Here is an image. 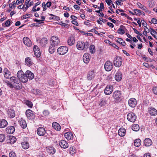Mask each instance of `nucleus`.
<instances>
[{
    "instance_id": "obj_1",
    "label": "nucleus",
    "mask_w": 157,
    "mask_h": 157,
    "mask_svg": "<svg viewBox=\"0 0 157 157\" xmlns=\"http://www.w3.org/2000/svg\"><path fill=\"white\" fill-rule=\"evenodd\" d=\"M9 85L11 88H14L17 89H21L22 88V85L19 80L16 77H12L10 78Z\"/></svg>"
},
{
    "instance_id": "obj_2",
    "label": "nucleus",
    "mask_w": 157,
    "mask_h": 157,
    "mask_svg": "<svg viewBox=\"0 0 157 157\" xmlns=\"http://www.w3.org/2000/svg\"><path fill=\"white\" fill-rule=\"evenodd\" d=\"M112 97L116 102H120L123 98L121 92L118 90H116L113 92Z\"/></svg>"
},
{
    "instance_id": "obj_3",
    "label": "nucleus",
    "mask_w": 157,
    "mask_h": 157,
    "mask_svg": "<svg viewBox=\"0 0 157 157\" xmlns=\"http://www.w3.org/2000/svg\"><path fill=\"white\" fill-rule=\"evenodd\" d=\"M89 43L86 41L85 42L82 41H78L77 44L76 46L79 50H82L86 49L88 48Z\"/></svg>"
},
{
    "instance_id": "obj_4",
    "label": "nucleus",
    "mask_w": 157,
    "mask_h": 157,
    "mask_svg": "<svg viewBox=\"0 0 157 157\" xmlns=\"http://www.w3.org/2000/svg\"><path fill=\"white\" fill-rule=\"evenodd\" d=\"M17 76L19 81L25 83L28 81L27 78L26 77L24 73L22 71H19L17 74Z\"/></svg>"
},
{
    "instance_id": "obj_5",
    "label": "nucleus",
    "mask_w": 157,
    "mask_h": 157,
    "mask_svg": "<svg viewBox=\"0 0 157 157\" xmlns=\"http://www.w3.org/2000/svg\"><path fill=\"white\" fill-rule=\"evenodd\" d=\"M60 43V40L59 38L56 36H52L50 40V44L54 46H57Z\"/></svg>"
},
{
    "instance_id": "obj_6",
    "label": "nucleus",
    "mask_w": 157,
    "mask_h": 157,
    "mask_svg": "<svg viewBox=\"0 0 157 157\" xmlns=\"http://www.w3.org/2000/svg\"><path fill=\"white\" fill-rule=\"evenodd\" d=\"M68 51V48L65 46H62L59 47L57 49L58 53L61 55L65 54Z\"/></svg>"
},
{
    "instance_id": "obj_7",
    "label": "nucleus",
    "mask_w": 157,
    "mask_h": 157,
    "mask_svg": "<svg viewBox=\"0 0 157 157\" xmlns=\"http://www.w3.org/2000/svg\"><path fill=\"white\" fill-rule=\"evenodd\" d=\"M122 59L120 57L116 56L113 61L114 65L117 67H120L122 63Z\"/></svg>"
},
{
    "instance_id": "obj_8",
    "label": "nucleus",
    "mask_w": 157,
    "mask_h": 157,
    "mask_svg": "<svg viewBox=\"0 0 157 157\" xmlns=\"http://www.w3.org/2000/svg\"><path fill=\"white\" fill-rule=\"evenodd\" d=\"M127 118L129 121L134 122L136 120V116L133 113H130L128 114Z\"/></svg>"
},
{
    "instance_id": "obj_9",
    "label": "nucleus",
    "mask_w": 157,
    "mask_h": 157,
    "mask_svg": "<svg viewBox=\"0 0 157 157\" xmlns=\"http://www.w3.org/2000/svg\"><path fill=\"white\" fill-rule=\"evenodd\" d=\"M113 90V86L110 85H108L104 90V93L107 95L111 94Z\"/></svg>"
},
{
    "instance_id": "obj_10",
    "label": "nucleus",
    "mask_w": 157,
    "mask_h": 157,
    "mask_svg": "<svg viewBox=\"0 0 157 157\" xmlns=\"http://www.w3.org/2000/svg\"><path fill=\"white\" fill-rule=\"evenodd\" d=\"M113 65L112 63L110 61H106L104 67L105 70L107 71H110L112 69Z\"/></svg>"
},
{
    "instance_id": "obj_11",
    "label": "nucleus",
    "mask_w": 157,
    "mask_h": 157,
    "mask_svg": "<svg viewBox=\"0 0 157 157\" xmlns=\"http://www.w3.org/2000/svg\"><path fill=\"white\" fill-rule=\"evenodd\" d=\"M33 49L35 56L37 57H39L40 56L41 53L38 47L35 45L34 46Z\"/></svg>"
},
{
    "instance_id": "obj_12",
    "label": "nucleus",
    "mask_w": 157,
    "mask_h": 157,
    "mask_svg": "<svg viewBox=\"0 0 157 157\" xmlns=\"http://www.w3.org/2000/svg\"><path fill=\"white\" fill-rule=\"evenodd\" d=\"M23 41L24 44L28 47H31L32 45L30 40L28 37H24L23 39Z\"/></svg>"
},
{
    "instance_id": "obj_13",
    "label": "nucleus",
    "mask_w": 157,
    "mask_h": 157,
    "mask_svg": "<svg viewBox=\"0 0 157 157\" xmlns=\"http://www.w3.org/2000/svg\"><path fill=\"white\" fill-rule=\"evenodd\" d=\"M37 132L38 135L41 136H44L46 132L44 128L40 127L37 129Z\"/></svg>"
},
{
    "instance_id": "obj_14",
    "label": "nucleus",
    "mask_w": 157,
    "mask_h": 157,
    "mask_svg": "<svg viewBox=\"0 0 157 157\" xmlns=\"http://www.w3.org/2000/svg\"><path fill=\"white\" fill-rule=\"evenodd\" d=\"M128 104L131 107H134L136 104V101L135 98H132L128 100Z\"/></svg>"
},
{
    "instance_id": "obj_15",
    "label": "nucleus",
    "mask_w": 157,
    "mask_h": 157,
    "mask_svg": "<svg viewBox=\"0 0 157 157\" xmlns=\"http://www.w3.org/2000/svg\"><path fill=\"white\" fill-rule=\"evenodd\" d=\"M90 59V55L88 53H85L83 57V62L86 63H88Z\"/></svg>"
},
{
    "instance_id": "obj_16",
    "label": "nucleus",
    "mask_w": 157,
    "mask_h": 157,
    "mask_svg": "<svg viewBox=\"0 0 157 157\" xmlns=\"http://www.w3.org/2000/svg\"><path fill=\"white\" fill-rule=\"evenodd\" d=\"M108 104V100L105 98H102L100 100L99 105L101 107H104Z\"/></svg>"
},
{
    "instance_id": "obj_17",
    "label": "nucleus",
    "mask_w": 157,
    "mask_h": 157,
    "mask_svg": "<svg viewBox=\"0 0 157 157\" xmlns=\"http://www.w3.org/2000/svg\"><path fill=\"white\" fill-rule=\"evenodd\" d=\"M59 145L60 147L63 148H66L68 147V143L65 140H62L60 141Z\"/></svg>"
},
{
    "instance_id": "obj_18",
    "label": "nucleus",
    "mask_w": 157,
    "mask_h": 157,
    "mask_svg": "<svg viewBox=\"0 0 157 157\" xmlns=\"http://www.w3.org/2000/svg\"><path fill=\"white\" fill-rule=\"evenodd\" d=\"M7 113L9 117L10 118H13L15 116V111L13 109H8Z\"/></svg>"
},
{
    "instance_id": "obj_19",
    "label": "nucleus",
    "mask_w": 157,
    "mask_h": 157,
    "mask_svg": "<svg viewBox=\"0 0 157 157\" xmlns=\"http://www.w3.org/2000/svg\"><path fill=\"white\" fill-rule=\"evenodd\" d=\"M25 76L27 78V79H32L34 78V74L30 71L28 70L25 72Z\"/></svg>"
},
{
    "instance_id": "obj_20",
    "label": "nucleus",
    "mask_w": 157,
    "mask_h": 157,
    "mask_svg": "<svg viewBox=\"0 0 157 157\" xmlns=\"http://www.w3.org/2000/svg\"><path fill=\"white\" fill-rule=\"evenodd\" d=\"M14 127L12 126H8L6 129V132L8 134H11L13 133L15 131Z\"/></svg>"
},
{
    "instance_id": "obj_21",
    "label": "nucleus",
    "mask_w": 157,
    "mask_h": 157,
    "mask_svg": "<svg viewBox=\"0 0 157 157\" xmlns=\"http://www.w3.org/2000/svg\"><path fill=\"white\" fill-rule=\"evenodd\" d=\"M148 112L152 116H155L157 114V110L154 108L151 107L149 108Z\"/></svg>"
},
{
    "instance_id": "obj_22",
    "label": "nucleus",
    "mask_w": 157,
    "mask_h": 157,
    "mask_svg": "<svg viewBox=\"0 0 157 157\" xmlns=\"http://www.w3.org/2000/svg\"><path fill=\"white\" fill-rule=\"evenodd\" d=\"M18 122L21 126L23 128H25L27 127V124L25 121L22 118L20 119L18 121Z\"/></svg>"
},
{
    "instance_id": "obj_23",
    "label": "nucleus",
    "mask_w": 157,
    "mask_h": 157,
    "mask_svg": "<svg viewBox=\"0 0 157 157\" xmlns=\"http://www.w3.org/2000/svg\"><path fill=\"white\" fill-rule=\"evenodd\" d=\"M122 77V74L120 72H117L115 75V78L117 81H120Z\"/></svg>"
},
{
    "instance_id": "obj_24",
    "label": "nucleus",
    "mask_w": 157,
    "mask_h": 157,
    "mask_svg": "<svg viewBox=\"0 0 157 157\" xmlns=\"http://www.w3.org/2000/svg\"><path fill=\"white\" fill-rule=\"evenodd\" d=\"M95 76V74L93 71H89L87 75V79L88 80H91L94 78Z\"/></svg>"
},
{
    "instance_id": "obj_25",
    "label": "nucleus",
    "mask_w": 157,
    "mask_h": 157,
    "mask_svg": "<svg viewBox=\"0 0 157 157\" xmlns=\"http://www.w3.org/2000/svg\"><path fill=\"white\" fill-rule=\"evenodd\" d=\"M4 77L7 79L10 78V73L7 69H5L4 70Z\"/></svg>"
},
{
    "instance_id": "obj_26",
    "label": "nucleus",
    "mask_w": 157,
    "mask_h": 157,
    "mask_svg": "<svg viewBox=\"0 0 157 157\" xmlns=\"http://www.w3.org/2000/svg\"><path fill=\"white\" fill-rule=\"evenodd\" d=\"M152 143L151 140L148 138H146L144 141V144L146 147L150 146L151 145Z\"/></svg>"
},
{
    "instance_id": "obj_27",
    "label": "nucleus",
    "mask_w": 157,
    "mask_h": 157,
    "mask_svg": "<svg viewBox=\"0 0 157 157\" xmlns=\"http://www.w3.org/2000/svg\"><path fill=\"white\" fill-rule=\"evenodd\" d=\"M52 126L54 129L57 131H59L61 128L60 125L56 122H53L52 123Z\"/></svg>"
},
{
    "instance_id": "obj_28",
    "label": "nucleus",
    "mask_w": 157,
    "mask_h": 157,
    "mask_svg": "<svg viewBox=\"0 0 157 157\" xmlns=\"http://www.w3.org/2000/svg\"><path fill=\"white\" fill-rule=\"evenodd\" d=\"M126 132V130L124 128H121L118 130V134L121 136H125Z\"/></svg>"
},
{
    "instance_id": "obj_29",
    "label": "nucleus",
    "mask_w": 157,
    "mask_h": 157,
    "mask_svg": "<svg viewBox=\"0 0 157 157\" xmlns=\"http://www.w3.org/2000/svg\"><path fill=\"white\" fill-rule=\"evenodd\" d=\"M75 42V38L73 36H70L67 41L68 45L70 46L74 44Z\"/></svg>"
},
{
    "instance_id": "obj_30",
    "label": "nucleus",
    "mask_w": 157,
    "mask_h": 157,
    "mask_svg": "<svg viewBox=\"0 0 157 157\" xmlns=\"http://www.w3.org/2000/svg\"><path fill=\"white\" fill-rule=\"evenodd\" d=\"M25 113L28 119H31V117L33 115V112L30 109H28L26 110Z\"/></svg>"
},
{
    "instance_id": "obj_31",
    "label": "nucleus",
    "mask_w": 157,
    "mask_h": 157,
    "mask_svg": "<svg viewBox=\"0 0 157 157\" xmlns=\"http://www.w3.org/2000/svg\"><path fill=\"white\" fill-rule=\"evenodd\" d=\"M8 123L7 121L5 119L0 120V127L3 128L7 126Z\"/></svg>"
},
{
    "instance_id": "obj_32",
    "label": "nucleus",
    "mask_w": 157,
    "mask_h": 157,
    "mask_svg": "<svg viewBox=\"0 0 157 157\" xmlns=\"http://www.w3.org/2000/svg\"><path fill=\"white\" fill-rule=\"evenodd\" d=\"M48 43V40L46 38H44L41 39L40 41V44L42 47H44Z\"/></svg>"
},
{
    "instance_id": "obj_33",
    "label": "nucleus",
    "mask_w": 157,
    "mask_h": 157,
    "mask_svg": "<svg viewBox=\"0 0 157 157\" xmlns=\"http://www.w3.org/2000/svg\"><path fill=\"white\" fill-rule=\"evenodd\" d=\"M65 137L67 140H71L73 138L72 134L70 132H67L64 134Z\"/></svg>"
},
{
    "instance_id": "obj_34",
    "label": "nucleus",
    "mask_w": 157,
    "mask_h": 157,
    "mask_svg": "<svg viewBox=\"0 0 157 157\" xmlns=\"http://www.w3.org/2000/svg\"><path fill=\"white\" fill-rule=\"evenodd\" d=\"M124 26L122 25H121L120 27L118 29L117 33L120 34H123L125 33V31L124 30Z\"/></svg>"
},
{
    "instance_id": "obj_35",
    "label": "nucleus",
    "mask_w": 157,
    "mask_h": 157,
    "mask_svg": "<svg viewBox=\"0 0 157 157\" xmlns=\"http://www.w3.org/2000/svg\"><path fill=\"white\" fill-rule=\"evenodd\" d=\"M25 64L27 66H30L32 65V62L31 59L29 57H27L25 58Z\"/></svg>"
},
{
    "instance_id": "obj_36",
    "label": "nucleus",
    "mask_w": 157,
    "mask_h": 157,
    "mask_svg": "<svg viewBox=\"0 0 157 157\" xmlns=\"http://www.w3.org/2000/svg\"><path fill=\"white\" fill-rule=\"evenodd\" d=\"M22 147L24 149H28L29 146L28 142H23L21 143Z\"/></svg>"
},
{
    "instance_id": "obj_37",
    "label": "nucleus",
    "mask_w": 157,
    "mask_h": 157,
    "mask_svg": "<svg viewBox=\"0 0 157 157\" xmlns=\"http://www.w3.org/2000/svg\"><path fill=\"white\" fill-rule=\"evenodd\" d=\"M56 47L50 44L48 49L49 52L51 54L53 53L56 50L55 48Z\"/></svg>"
},
{
    "instance_id": "obj_38",
    "label": "nucleus",
    "mask_w": 157,
    "mask_h": 157,
    "mask_svg": "<svg viewBox=\"0 0 157 157\" xmlns=\"http://www.w3.org/2000/svg\"><path fill=\"white\" fill-rule=\"evenodd\" d=\"M132 129L134 131H138L140 129L139 126L137 124H134L132 126Z\"/></svg>"
},
{
    "instance_id": "obj_39",
    "label": "nucleus",
    "mask_w": 157,
    "mask_h": 157,
    "mask_svg": "<svg viewBox=\"0 0 157 157\" xmlns=\"http://www.w3.org/2000/svg\"><path fill=\"white\" fill-rule=\"evenodd\" d=\"M141 144V141L140 139H136L134 142V145L136 147H139Z\"/></svg>"
},
{
    "instance_id": "obj_40",
    "label": "nucleus",
    "mask_w": 157,
    "mask_h": 157,
    "mask_svg": "<svg viewBox=\"0 0 157 157\" xmlns=\"http://www.w3.org/2000/svg\"><path fill=\"white\" fill-rule=\"evenodd\" d=\"M136 4L140 8L145 10V11H147V9L146 7L144 5L141 4L140 3L138 2Z\"/></svg>"
},
{
    "instance_id": "obj_41",
    "label": "nucleus",
    "mask_w": 157,
    "mask_h": 157,
    "mask_svg": "<svg viewBox=\"0 0 157 157\" xmlns=\"http://www.w3.org/2000/svg\"><path fill=\"white\" fill-rule=\"evenodd\" d=\"M9 140H10V142L11 144H13L16 141V137L13 136H10Z\"/></svg>"
},
{
    "instance_id": "obj_42",
    "label": "nucleus",
    "mask_w": 157,
    "mask_h": 157,
    "mask_svg": "<svg viewBox=\"0 0 157 157\" xmlns=\"http://www.w3.org/2000/svg\"><path fill=\"white\" fill-rule=\"evenodd\" d=\"M117 41L121 44L123 46H125L126 45L125 42L122 39L120 38H118Z\"/></svg>"
},
{
    "instance_id": "obj_43",
    "label": "nucleus",
    "mask_w": 157,
    "mask_h": 157,
    "mask_svg": "<svg viewBox=\"0 0 157 157\" xmlns=\"http://www.w3.org/2000/svg\"><path fill=\"white\" fill-rule=\"evenodd\" d=\"M90 52L92 53H94L95 52V46L93 45H91L90 47Z\"/></svg>"
},
{
    "instance_id": "obj_44",
    "label": "nucleus",
    "mask_w": 157,
    "mask_h": 157,
    "mask_svg": "<svg viewBox=\"0 0 157 157\" xmlns=\"http://www.w3.org/2000/svg\"><path fill=\"white\" fill-rule=\"evenodd\" d=\"M134 13L136 15H140L142 13H144L143 12L139 10H138V9H134Z\"/></svg>"
},
{
    "instance_id": "obj_45",
    "label": "nucleus",
    "mask_w": 157,
    "mask_h": 157,
    "mask_svg": "<svg viewBox=\"0 0 157 157\" xmlns=\"http://www.w3.org/2000/svg\"><path fill=\"white\" fill-rule=\"evenodd\" d=\"M26 104L30 108H32L33 107V105L32 102L28 100H26L25 101Z\"/></svg>"
},
{
    "instance_id": "obj_46",
    "label": "nucleus",
    "mask_w": 157,
    "mask_h": 157,
    "mask_svg": "<svg viewBox=\"0 0 157 157\" xmlns=\"http://www.w3.org/2000/svg\"><path fill=\"white\" fill-rule=\"evenodd\" d=\"M70 153L71 155L74 154V153L76 152L75 149L73 147H70Z\"/></svg>"
},
{
    "instance_id": "obj_47",
    "label": "nucleus",
    "mask_w": 157,
    "mask_h": 157,
    "mask_svg": "<svg viewBox=\"0 0 157 157\" xmlns=\"http://www.w3.org/2000/svg\"><path fill=\"white\" fill-rule=\"evenodd\" d=\"M33 92L34 94L36 95H40L41 93L40 90L37 89L34 90Z\"/></svg>"
},
{
    "instance_id": "obj_48",
    "label": "nucleus",
    "mask_w": 157,
    "mask_h": 157,
    "mask_svg": "<svg viewBox=\"0 0 157 157\" xmlns=\"http://www.w3.org/2000/svg\"><path fill=\"white\" fill-rule=\"evenodd\" d=\"M5 139V136L3 134H0V142H3Z\"/></svg>"
},
{
    "instance_id": "obj_49",
    "label": "nucleus",
    "mask_w": 157,
    "mask_h": 157,
    "mask_svg": "<svg viewBox=\"0 0 157 157\" xmlns=\"http://www.w3.org/2000/svg\"><path fill=\"white\" fill-rule=\"evenodd\" d=\"M150 32V33H152L154 34H157V32L151 28H150L149 29H148V32Z\"/></svg>"
},
{
    "instance_id": "obj_50",
    "label": "nucleus",
    "mask_w": 157,
    "mask_h": 157,
    "mask_svg": "<svg viewBox=\"0 0 157 157\" xmlns=\"http://www.w3.org/2000/svg\"><path fill=\"white\" fill-rule=\"evenodd\" d=\"M10 20H8L5 23V25L6 27H9L10 25Z\"/></svg>"
},
{
    "instance_id": "obj_51",
    "label": "nucleus",
    "mask_w": 157,
    "mask_h": 157,
    "mask_svg": "<svg viewBox=\"0 0 157 157\" xmlns=\"http://www.w3.org/2000/svg\"><path fill=\"white\" fill-rule=\"evenodd\" d=\"M9 157H16L15 153L13 151L10 152L9 154Z\"/></svg>"
},
{
    "instance_id": "obj_52",
    "label": "nucleus",
    "mask_w": 157,
    "mask_h": 157,
    "mask_svg": "<svg viewBox=\"0 0 157 157\" xmlns=\"http://www.w3.org/2000/svg\"><path fill=\"white\" fill-rule=\"evenodd\" d=\"M104 4L102 2L100 3V6L98 7V9H100L101 10V11H102V10H104Z\"/></svg>"
},
{
    "instance_id": "obj_53",
    "label": "nucleus",
    "mask_w": 157,
    "mask_h": 157,
    "mask_svg": "<svg viewBox=\"0 0 157 157\" xmlns=\"http://www.w3.org/2000/svg\"><path fill=\"white\" fill-rule=\"evenodd\" d=\"M155 5L153 1H151L149 3V7L150 8L153 7L155 6Z\"/></svg>"
},
{
    "instance_id": "obj_54",
    "label": "nucleus",
    "mask_w": 157,
    "mask_h": 157,
    "mask_svg": "<svg viewBox=\"0 0 157 157\" xmlns=\"http://www.w3.org/2000/svg\"><path fill=\"white\" fill-rule=\"evenodd\" d=\"M124 0H118L115 2L116 4L117 5H121V2H123Z\"/></svg>"
},
{
    "instance_id": "obj_55",
    "label": "nucleus",
    "mask_w": 157,
    "mask_h": 157,
    "mask_svg": "<svg viewBox=\"0 0 157 157\" xmlns=\"http://www.w3.org/2000/svg\"><path fill=\"white\" fill-rule=\"evenodd\" d=\"M42 7L43 8V11H45L47 9L46 4H45V2H43L42 3Z\"/></svg>"
},
{
    "instance_id": "obj_56",
    "label": "nucleus",
    "mask_w": 157,
    "mask_h": 157,
    "mask_svg": "<svg viewBox=\"0 0 157 157\" xmlns=\"http://www.w3.org/2000/svg\"><path fill=\"white\" fill-rule=\"evenodd\" d=\"M29 15L31 16L32 15L31 14H29L28 13L26 14L25 15H24L23 16V19H25L28 18V17H31L30 16L29 17Z\"/></svg>"
},
{
    "instance_id": "obj_57",
    "label": "nucleus",
    "mask_w": 157,
    "mask_h": 157,
    "mask_svg": "<svg viewBox=\"0 0 157 157\" xmlns=\"http://www.w3.org/2000/svg\"><path fill=\"white\" fill-rule=\"evenodd\" d=\"M49 114V113L48 110H44L43 112V114L45 116H48Z\"/></svg>"
},
{
    "instance_id": "obj_58",
    "label": "nucleus",
    "mask_w": 157,
    "mask_h": 157,
    "mask_svg": "<svg viewBox=\"0 0 157 157\" xmlns=\"http://www.w3.org/2000/svg\"><path fill=\"white\" fill-rule=\"evenodd\" d=\"M16 4V2H15V1H13L12 3H10L9 4V7H10L12 8V6H13V7H15V5Z\"/></svg>"
},
{
    "instance_id": "obj_59",
    "label": "nucleus",
    "mask_w": 157,
    "mask_h": 157,
    "mask_svg": "<svg viewBox=\"0 0 157 157\" xmlns=\"http://www.w3.org/2000/svg\"><path fill=\"white\" fill-rule=\"evenodd\" d=\"M24 2V0H17L16 1V3L17 5H18L20 3H23Z\"/></svg>"
},
{
    "instance_id": "obj_60",
    "label": "nucleus",
    "mask_w": 157,
    "mask_h": 157,
    "mask_svg": "<svg viewBox=\"0 0 157 157\" xmlns=\"http://www.w3.org/2000/svg\"><path fill=\"white\" fill-rule=\"evenodd\" d=\"M152 91L155 94H157V87H154L152 89Z\"/></svg>"
},
{
    "instance_id": "obj_61",
    "label": "nucleus",
    "mask_w": 157,
    "mask_h": 157,
    "mask_svg": "<svg viewBox=\"0 0 157 157\" xmlns=\"http://www.w3.org/2000/svg\"><path fill=\"white\" fill-rule=\"evenodd\" d=\"M49 15L50 16H53V17H54V20H59L60 19H59V17H57V16H56L54 15H53L52 14H49Z\"/></svg>"
},
{
    "instance_id": "obj_62",
    "label": "nucleus",
    "mask_w": 157,
    "mask_h": 157,
    "mask_svg": "<svg viewBox=\"0 0 157 157\" xmlns=\"http://www.w3.org/2000/svg\"><path fill=\"white\" fill-rule=\"evenodd\" d=\"M151 21L154 24H157V20L155 18H153L152 19Z\"/></svg>"
},
{
    "instance_id": "obj_63",
    "label": "nucleus",
    "mask_w": 157,
    "mask_h": 157,
    "mask_svg": "<svg viewBox=\"0 0 157 157\" xmlns=\"http://www.w3.org/2000/svg\"><path fill=\"white\" fill-rule=\"evenodd\" d=\"M107 24L110 27L113 28L114 27L113 24L111 23L108 22Z\"/></svg>"
},
{
    "instance_id": "obj_64",
    "label": "nucleus",
    "mask_w": 157,
    "mask_h": 157,
    "mask_svg": "<svg viewBox=\"0 0 157 157\" xmlns=\"http://www.w3.org/2000/svg\"><path fill=\"white\" fill-rule=\"evenodd\" d=\"M71 22L73 24H74V25L76 26L78 25V23L76 21H75V20H73V21H72Z\"/></svg>"
}]
</instances>
